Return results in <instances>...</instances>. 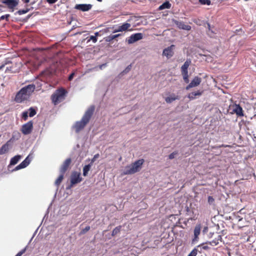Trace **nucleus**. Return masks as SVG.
I'll list each match as a JSON object with an SVG mask.
<instances>
[{
	"instance_id": "obj_12",
	"label": "nucleus",
	"mask_w": 256,
	"mask_h": 256,
	"mask_svg": "<svg viewBox=\"0 0 256 256\" xmlns=\"http://www.w3.org/2000/svg\"><path fill=\"white\" fill-rule=\"evenodd\" d=\"M233 110L232 114L235 113L238 116H244V112L242 108L240 106V104H234L232 105Z\"/></svg>"
},
{
	"instance_id": "obj_46",
	"label": "nucleus",
	"mask_w": 256,
	"mask_h": 256,
	"mask_svg": "<svg viewBox=\"0 0 256 256\" xmlns=\"http://www.w3.org/2000/svg\"><path fill=\"white\" fill-rule=\"evenodd\" d=\"M131 67H132L131 64H130V65L128 66L126 68V69L124 70V72H126H126H128L130 70V69H131Z\"/></svg>"
},
{
	"instance_id": "obj_17",
	"label": "nucleus",
	"mask_w": 256,
	"mask_h": 256,
	"mask_svg": "<svg viewBox=\"0 0 256 256\" xmlns=\"http://www.w3.org/2000/svg\"><path fill=\"white\" fill-rule=\"evenodd\" d=\"M2 2L10 8H13L18 4L16 0H3Z\"/></svg>"
},
{
	"instance_id": "obj_15",
	"label": "nucleus",
	"mask_w": 256,
	"mask_h": 256,
	"mask_svg": "<svg viewBox=\"0 0 256 256\" xmlns=\"http://www.w3.org/2000/svg\"><path fill=\"white\" fill-rule=\"evenodd\" d=\"M174 24L180 29L190 30L192 28L190 26L186 24L183 22L175 20Z\"/></svg>"
},
{
	"instance_id": "obj_31",
	"label": "nucleus",
	"mask_w": 256,
	"mask_h": 256,
	"mask_svg": "<svg viewBox=\"0 0 256 256\" xmlns=\"http://www.w3.org/2000/svg\"><path fill=\"white\" fill-rule=\"evenodd\" d=\"M28 110L30 111L29 116L30 117L34 116L36 114V110L34 108H30Z\"/></svg>"
},
{
	"instance_id": "obj_8",
	"label": "nucleus",
	"mask_w": 256,
	"mask_h": 256,
	"mask_svg": "<svg viewBox=\"0 0 256 256\" xmlns=\"http://www.w3.org/2000/svg\"><path fill=\"white\" fill-rule=\"evenodd\" d=\"M82 180V178L80 177V174L77 172H72L70 176V186L72 187L74 185L80 183Z\"/></svg>"
},
{
	"instance_id": "obj_50",
	"label": "nucleus",
	"mask_w": 256,
	"mask_h": 256,
	"mask_svg": "<svg viewBox=\"0 0 256 256\" xmlns=\"http://www.w3.org/2000/svg\"><path fill=\"white\" fill-rule=\"evenodd\" d=\"M56 1H58V0H46V2L50 4H53Z\"/></svg>"
},
{
	"instance_id": "obj_10",
	"label": "nucleus",
	"mask_w": 256,
	"mask_h": 256,
	"mask_svg": "<svg viewBox=\"0 0 256 256\" xmlns=\"http://www.w3.org/2000/svg\"><path fill=\"white\" fill-rule=\"evenodd\" d=\"M201 82L202 79L200 78L195 76L190 84L186 86V89L188 90L190 88L196 87L198 86L200 84Z\"/></svg>"
},
{
	"instance_id": "obj_24",
	"label": "nucleus",
	"mask_w": 256,
	"mask_h": 256,
	"mask_svg": "<svg viewBox=\"0 0 256 256\" xmlns=\"http://www.w3.org/2000/svg\"><path fill=\"white\" fill-rule=\"evenodd\" d=\"M20 134L18 132H14L12 134V137L10 140H8V141H10V142H13L16 140H18L20 138Z\"/></svg>"
},
{
	"instance_id": "obj_58",
	"label": "nucleus",
	"mask_w": 256,
	"mask_h": 256,
	"mask_svg": "<svg viewBox=\"0 0 256 256\" xmlns=\"http://www.w3.org/2000/svg\"><path fill=\"white\" fill-rule=\"evenodd\" d=\"M208 34L210 36H212L208 33Z\"/></svg>"
},
{
	"instance_id": "obj_55",
	"label": "nucleus",
	"mask_w": 256,
	"mask_h": 256,
	"mask_svg": "<svg viewBox=\"0 0 256 256\" xmlns=\"http://www.w3.org/2000/svg\"><path fill=\"white\" fill-rule=\"evenodd\" d=\"M227 146H224V144H222V145L221 146V147H224V148L227 147Z\"/></svg>"
},
{
	"instance_id": "obj_36",
	"label": "nucleus",
	"mask_w": 256,
	"mask_h": 256,
	"mask_svg": "<svg viewBox=\"0 0 256 256\" xmlns=\"http://www.w3.org/2000/svg\"><path fill=\"white\" fill-rule=\"evenodd\" d=\"M29 10L30 9L28 8H26V10H20L18 12V13L20 15L23 14L28 12L29 11Z\"/></svg>"
},
{
	"instance_id": "obj_21",
	"label": "nucleus",
	"mask_w": 256,
	"mask_h": 256,
	"mask_svg": "<svg viewBox=\"0 0 256 256\" xmlns=\"http://www.w3.org/2000/svg\"><path fill=\"white\" fill-rule=\"evenodd\" d=\"M179 96H176L174 94H172L170 96L165 98V101L168 104L172 103L176 100H178Z\"/></svg>"
},
{
	"instance_id": "obj_35",
	"label": "nucleus",
	"mask_w": 256,
	"mask_h": 256,
	"mask_svg": "<svg viewBox=\"0 0 256 256\" xmlns=\"http://www.w3.org/2000/svg\"><path fill=\"white\" fill-rule=\"evenodd\" d=\"M198 250L194 248L192 252L188 254V256H196L197 254Z\"/></svg>"
},
{
	"instance_id": "obj_29",
	"label": "nucleus",
	"mask_w": 256,
	"mask_h": 256,
	"mask_svg": "<svg viewBox=\"0 0 256 256\" xmlns=\"http://www.w3.org/2000/svg\"><path fill=\"white\" fill-rule=\"evenodd\" d=\"M121 228H122V226H116V228H115L113 230L112 232V236H114L116 234H118L120 232V231Z\"/></svg>"
},
{
	"instance_id": "obj_53",
	"label": "nucleus",
	"mask_w": 256,
	"mask_h": 256,
	"mask_svg": "<svg viewBox=\"0 0 256 256\" xmlns=\"http://www.w3.org/2000/svg\"><path fill=\"white\" fill-rule=\"evenodd\" d=\"M22 1H23L24 3H28V2H30V0H22Z\"/></svg>"
},
{
	"instance_id": "obj_52",
	"label": "nucleus",
	"mask_w": 256,
	"mask_h": 256,
	"mask_svg": "<svg viewBox=\"0 0 256 256\" xmlns=\"http://www.w3.org/2000/svg\"><path fill=\"white\" fill-rule=\"evenodd\" d=\"M96 37V36H99V32H95L94 34Z\"/></svg>"
},
{
	"instance_id": "obj_37",
	"label": "nucleus",
	"mask_w": 256,
	"mask_h": 256,
	"mask_svg": "<svg viewBox=\"0 0 256 256\" xmlns=\"http://www.w3.org/2000/svg\"><path fill=\"white\" fill-rule=\"evenodd\" d=\"M114 40L112 34L106 36L104 38V40L106 42H111Z\"/></svg>"
},
{
	"instance_id": "obj_43",
	"label": "nucleus",
	"mask_w": 256,
	"mask_h": 256,
	"mask_svg": "<svg viewBox=\"0 0 256 256\" xmlns=\"http://www.w3.org/2000/svg\"><path fill=\"white\" fill-rule=\"evenodd\" d=\"M100 155L98 154H97L94 156L92 160H91L90 164L92 165V164L99 157Z\"/></svg>"
},
{
	"instance_id": "obj_20",
	"label": "nucleus",
	"mask_w": 256,
	"mask_h": 256,
	"mask_svg": "<svg viewBox=\"0 0 256 256\" xmlns=\"http://www.w3.org/2000/svg\"><path fill=\"white\" fill-rule=\"evenodd\" d=\"M10 146V141H8L5 144L2 146L0 148V155H2L6 153L9 150Z\"/></svg>"
},
{
	"instance_id": "obj_33",
	"label": "nucleus",
	"mask_w": 256,
	"mask_h": 256,
	"mask_svg": "<svg viewBox=\"0 0 256 256\" xmlns=\"http://www.w3.org/2000/svg\"><path fill=\"white\" fill-rule=\"evenodd\" d=\"M90 230V226H87L84 228L82 229L80 231V235L84 234H86V232H87Z\"/></svg>"
},
{
	"instance_id": "obj_22",
	"label": "nucleus",
	"mask_w": 256,
	"mask_h": 256,
	"mask_svg": "<svg viewBox=\"0 0 256 256\" xmlns=\"http://www.w3.org/2000/svg\"><path fill=\"white\" fill-rule=\"evenodd\" d=\"M202 92H200V90L195 92H192L188 94V97L190 100H194L196 98L197 96H201L202 94Z\"/></svg>"
},
{
	"instance_id": "obj_56",
	"label": "nucleus",
	"mask_w": 256,
	"mask_h": 256,
	"mask_svg": "<svg viewBox=\"0 0 256 256\" xmlns=\"http://www.w3.org/2000/svg\"><path fill=\"white\" fill-rule=\"evenodd\" d=\"M4 67V66H0V70L2 69Z\"/></svg>"
},
{
	"instance_id": "obj_14",
	"label": "nucleus",
	"mask_w": 256,
	"mask_h": 256,
	"mask_svg": "<svg viewBox=\"0 0 256 256\" xmlns=\"http://www.w3.org/2000/svg\"><path fill=\"white\" fill-rule=\"evenodd\" d=\"M92 8L90 4H78L75 6V8L80 10L82 12H86L90 10Z\"/></svg>"
},
{
	"instance_id": "obj_38",
	"label": "nucleus",
	"mask_w": 256,
	"mask_h": 256,
	"mask_svg": "<svg viewBox=\"0 0 256 256\" xmlns=\"http://www.w3.org/2000/svg\"><path fill=\"white\" fill-rule=\"evenodd\" d=\"M178 154L177 152H174L168 156V158L170 160H172L174 158L176 155Z\"/></svg>"
},
{
	"instance_id": "obj_9",
	"label": "nucleus",
	"mask_w": 256,
	"mask_h": 256,
	"mask_svg": "<svg viewBox=\"0 0 256 256\" xmlns=\"http://www.w3.org/2000/svg\"><path fill=\"white\" fill-rule=\"evenodd\" d=\"M142 38L143 34L142 33L132 34L128 38V42L130 44H133L136 41L142 40Z\"/></svg>"
},
{
	"instance_id": "obj_41",
	"label": "nucleus",
	"mask_w": 256,
	"mask_h": 256,
	"mask_svg": "<svg viewBox=\"0 0 256 256\" xmlns=\"http://www.w3.org/2000/svg\"><path fill=\"white\" fill-rule=\"evenodd\" d=\"M214 202V199L212 196H208V202L210 204H212Z\"/></svg>"
},
{
	"instance_id": "obj_49",
	"label": "nucleus",
	"mask_w": 256,
	"mask_h": 256,
	"mask_svg": "<svg viewBox=\"0 0 256 256\" xmlns=\"http://www.w3.org/2000/svg\"><path fill=\"white\" fill-rule=\"evenodd\" d=\"M75 74L74 72H72L68 76V80H72Z\"/></svg>"
},
{
	"instance_id": "obj_30",
	"label": "nucleus",
	"mask_w": 256,
	"mask_h": 256,
	"mask_svg": "<svg viewBox=\"0 0 256 256\" xmlns=\"http://www.w3.org/2000/svg\"><path fill=\"white\" fill-rule=\"evenodd\" d=\"M199 2L202 5L210 6L211 4L210 0H198Z\"/></svg>"
},
{
	"instance_id": "obj_40",
	"label": "nucleus",
	"mask_w": 256,
	"mask_h": 256,
	"mask_svg": "<svg viewBox=\"0 0 256 256\" xmlns=\"http://www.w3.org/2000/svg\"><path fill=\"white\" fill-rule=\"evenodd\" d=\"M26 247L24 249L22 250L20 252H19L15 256H22L26 251Z\"/></svg>"
},
{
	"instance_id": "obj_57",
	"label": "nucleus",
	"mask_w": 256,
	"mask_h": 256,
	"mask_svg": "<svg viewBox=\"0 0 256 256\" xmlns=\"http://www.w3.org/2000/svg\"><path fill=\"white\" fill-rule=\"evenodd\" d=\"M98 2H102V0H97Z\"/></svg>"
},
{
	"instance_id": "obj_2",
	"label": "nucleus",
	"mask_w": 256,
	"mask_h": 256,
	"mask_svg": "<svg viewBox=\"0 0 256 256\" xmlns=\"http://www.w3.org/2000/svg\"><path fill=\"white\" fill-rule=\"evenodd\" d=\"M36 86L34 84H28L22 88L16 94L15 101L16 102H22L27 100L34 92Z\"/></svg>"
},
{
	"instance_id": "obj_19",
	"label": "nucleus",
	"mask_w": 256,
	"mask_h": 256,
	"mask_svg": "<svg viewBox=\"0 0 256 256\" xmlns=\"http://www.w3.org/2000/svg\"><path fill=\"white\" fill-rule=\"evenodd\" d=\"M201 230V226L200 224L196 225L194 229V238L192 240L193 242L197 241L198 239V236L200 234Z\"/></svg>"
},
{
	"instance_id": "obj_16",
	"label": "nucleus",
	"mask_w": 256,
	"mask_h": 256,
	"mask_svg": "<svg viewBox=\"0 0 256 256\" xmlns=\"http://www.w3.org/2000/svg\"><path fill=\"white\" fill-rule=\"evenodd\" d=\"M174 46L172 44L170 46L165 48L163 50V55L166 56L168 58L172 57L174 54L173 48Z\"/></svg>"
},
{
	"instance_id": "obj_32",
	"label": "nucleus",
	"mask_w": 256,
	"mask_h": 256,
	"mask_svg": "<svg viewBox=\"0 0 256 256\" xmlns=\"http://www.w3.org/2000/svg\"><path fill=\"white\" fill-rule=\"evenodd\" d=\"M184 82L186 84L189 82L188 73L182 74Z\"/></svg>"
},
{
	"instance_id": "obj_3",
	"label": "nucleus",
	"mask_w": 256,
	"mask_h": 256,
	"mask_svg": "<svg viewBox=\"0 0 256 256\" xmlns=\"http://www.w3.org/2000/svg\"><path fill=\"white\" fill-rule=\"evenodd\" d=\"M144 162V159H140L136 160L131 164L127 166L124 172V174L125 175H128L138 172L141 170Z\"/></svg>"
},
{
	"instance_id": "obj_48",
	"label": "nucleus",
	"mask_w": 256,
	"mask_h": 256,
	"mask_svg": "<svg viewBox=\"0 0 256 256\" xmlns=\"http://www.w3.org/2000/svg\"><path fill=\"white\" fill-rule=\"evenodd\" d=\"M112 38L114 39L119 37V36H122V34H114V35H112Z\"/></svg>"
},
{
	"instance_id": "obj_39",
	"label": "nucleus",
	"mask_w": 256,
	"mask_h": 256,
	"mask_svg": "<svg viewBox=\"0 0 256 256\" xmlns=\"http://www.w3.org/2000/svg\"><path fill=\"white\" fill-rule=\"evenodd\" d=\"M26 247L24 249L22 250L20 252H19L15 256H22L26 251Z\"/></svg>"
},
{
	"instance_id": "obj_44",
	"label": "nucleus",
	"mask_w": 256,
	"mask_h": 256,
	"mask_svg": "<svg viewBox=\"0 0 256 256\" xmlns=\"http://www.w3.org/2000/svg\"><path fill=\"white\" fill-rule=\"evenodd\" d=\"M208 25V32H210L212 34H215L216 32L212 30V27L210 26V24L209 23L207 24Z\"/></svg>"
},
{
	"instance_id": "obj_7",
	"label": "nucleus",
	"mask_w": 256,
	"mask_h": 256,
	"mask_svg": "<svg viewBox=\"0 0 256 256\" xmlns=\"http://www.w3.org/2000/svg\"><path fill=\"white\" fill-rule=\"evenodd\" d=\"M33 129V122L32 120L28 122L27 123L23 124L21 128L22 132L27 135L30 134Z\"/></svg>"
},
{
	"instance_id": "obj_54",
	"label": "nucleus",
	"mask_w": 256,
	"mask_h": 256,
	"mask_svg": "<svg viewBox=\"0 0 256 256\" xmlns=\"http://www.w3.org/2000/svg\"><path fill=\"white\" fill-rule=\"evenodd\" d=\"M203 248H204V250H206V249H208V246H204L203 247Z\"/></svg>"
},
{
	"instance_id": "obj_1",
	"label": "nucleus",
	"mask_w": 256,
	"mask_h": 256,
	"mask_svg": "<svg viewBox=\"0 0 256 256\" xmlns=\"http://www.w3.org/2000/svg\"><path fill=\"white\" fill-rule=\"evenodd\" d=\"M95 107L94 106H90L86 110L80 121L76 122L74 128L76 132H80L90 122L94 112Z\"/></svg>"
},
{
	"instance_id": "obj_18",
	"label": "nucleus",
	"mask_w": 256,
	"mask_h": 256,
	"mask_svg": "<svg viewBox=\"0 0 256 256\" xmlns=\"http://www.w3.org/2000/svg\"><path fill=\"white\" fill-rule=\"evenodd\" d=\"M191 64L190 60H187L181 67L182 74L188 73V68Z\"/></svg>"
},
{
	"instance_id": "obj_13",
	"label": "nucleus",
	"mask_w": 256,
	"mask_h": 256,
	"mask_svg": "<svg viewBox=\"0 0 256 256\" xmlns=\"http://www.w3.org/2000/svg\"><path fill=\"white\" fill-rule=\"evenodd\" d=\"M30 160L29 156H28L23 162L14 168V170H18L26 168L30 164Z\"/></svg>"
},
{
	"instance_id": "obj_42",
	"label": "nucleus",
	"mask_w": 256,
	"mask_h": 256,
	"mask_svg": "<svg viewBox=\"0 0 256 256\" xmlns=\"http://www.w3.org/2000/svg\"><path fill=\"white\" fill-rule=\"evenodd\" d=\"M9 17H10V14H6V15L2 16L0 18V20L6 19V21H8Z\"/></svg>"
},
{
	"instance_id": "obj_26",
	"label": "nucleus",
	"mask_w": 256,
	"mask_h": 256,
	"mask_svg": "<svg viewBox=\"0 0 256 256\" xmlns=\"http://www.w3.org/2000/svg\"><path fill=\"white\" fill-rule=\"evenodd\" d=\"M171 7V4L169 2H166L163 3L161 6L159 7V10H162L165 8H170Z\"/></svg>"
},
{
	"instance_id": "obj_25",
	"label": "nucleus",
	"mask_w": 256,
	"mask_h": 256,
	"mask_svg": "<svg viewBox=\"0 0 256 256\" xmlns=\"http://www.w3.org/2000/svg\"><path fill=\"white\" fill-rule=\"evenodd\" d=\"M22 156L20 155H16L12 158L10 160V165H15L20 160Z\"/></svg>"
},
{
	"instance_id": "obj_45",
	"label": "nucleus",
	"mask_w": 256,
	"mask_h": 256,
	"mask_svg": "<svg viewBox=\"0 0 256 256\" xmlns=\"http://www.w3.org/2000/svg\"><path fill=\"white\" fill-rule=\"evenodd\" d=\"M90 40H92L93 42L96 43L97 42V38L94 36H91L88 41Z\"/></svg>"
},
{
	"instance_id": "obj_28",
	"label": "nucleus",
	"mask_w": 256,
	"mask_h": 256,
	"mask_svg": "<svg viewBox=\"0 0 256 256\" xmlns=\"http://www.w3.org/2000/svg\"><path fill=\"white\" fill-rule=\"evenodd\" d=\"M64 174H60L58 178L55 181V184L58 186L60 183L62 182V180L64 179Z\"/></svg>"
},
{
	"instance_id": "obj_5",
	"label": "nucleus",
	"mask_w": 256,
	"mask_h": 256,
	"mask_svg": "<svg viewBox=\"0 0 256 256\" xmlns=\"http://www.w3.org/2000/svg\"><path fill=\"white\" fill-rule=\"evenodd\" d=\"M132 30V28H131V24L128 22L124 23L122 25H114L112 28V33Z\"/></svg>"
},
{
	"instance_id": "obj_6",
	"label": "nucleus",
	"mask_w": 256,
	"mask_h": 256,
	"mask_svg": "<svg viewBox=\"0 0 256 256\" xmlns=\"http://www.w3.org/2000/svg\"><path fill=\"white\" fill-rule=\"evenodd\" d=\"M58 64V62H56V66L54 64V66H52L50 68L46 69L42 72L41 74L42 76H44L46 78H50L51 76L55 73L56 70L59 69Z\"/></svg>"
},
{
	"instance_id": "obj_27",
	"label": "nucleus",
	"mask_w": 256,
	"mask_h": 256,
	"mask_svg": "<svg viewBox=\"0 0 256 256\" xmlns=\"http://www.w3.org/2000/svg\"><path fill=\"white\" fill-rule=\"evenodd\" d=\"M92 164H90L86 165L83 168V175L86 176L88 175V171L90 170Z\"/></svg>"
},
{
	"instance_id": "obj_4",
	"label": "nucleus",
	"mask_w": 256,
	"mask_h": 256,
	"mask_svg": "<svg viewBox=\"0 0 256 256\" xmlns=\"http://www.w3.org/2000/svg\"><path fill=\"white\" fill-rule=\"evenodd\" d=\"M67 91L61 88L57 89L51 96V100L54 105H57L64 100Z\"/></svg>"
},
{
	"instance_id": "obj_51",
	"label": "nucleus",
	"mask_w": 256,
	"mask_h": 256,
	"mask_svg": "<svg viewBox=\"0 0 256 256\" xmlns=\"http://www.w3.org/2000/svg\"><path fill=\"white\" fill-rule=\"evenodd\" d=\"M106 66V64L105 63V64H100L98 66L99 67V68L100 69V70H102L104 68H105Z\"/></svg>"
},
{
	"instance_id": "obj_47",
	"label": "nucleus",
	"mask_w": 256,
	"mask_h": 256,
	"mask_svg": "<svg viewBox=\"0 0 256 256\" xmlns=\"http://www.w3.org/2000/svg\"><path fill=\"white\" fill-rule=\"evenodd\" d=\"M112 27L106 28H104L103 30V31L104 32H110V30H112Z\"/></svg>"
},
{
	"instance_id": "obj_11",
	"label": "nucleus",
	"mask_w": 256,
	"mask_h": 256,
	"mask_svg": "<svg viewBox=\"0 0 256 256\" xmlns=\"http://www.w3.org/2000/svg\"><path fill=\"white\" fill-rule=\"evenodd\" d=\"M72 162V160L70 158H68L66 159L64 162H63L60 168V173L62 174H64L68 168L70 164Z\"/></svg>"
},
{
	"instance_id": "obj_23",
	"label": "nucleus",
	"mask_w": 256,
	"mask_h": 256,
	"mask_svg": "<svg viewBox=\"0 0 256 256\" xmlns=\"http://www.w3.org/2000/svg\"><path fill=\"white\" fill-rule=\"evenodd\" d=\"M222 236L218 234L217 236L214 240L209 242V244L212 246H216L218 244L219 241L222 240Z\"/></svg>"
},
{
	"instance_id": "obj_34",
	"label": "nucleus",
	"mask_w": 256,
	"mask_h": 256,
	"mask_svg": "<svg viewBox=\"0 0 256 256\" xmlns=\"http://www.w3.org/2000/svg\"><path fill=\"white\" fill-rule=\"evenodd\" d=\"M28 118V112L27 111H24L22 113V118L24 120H26Z\"/></svg>"
}]
</instances>
